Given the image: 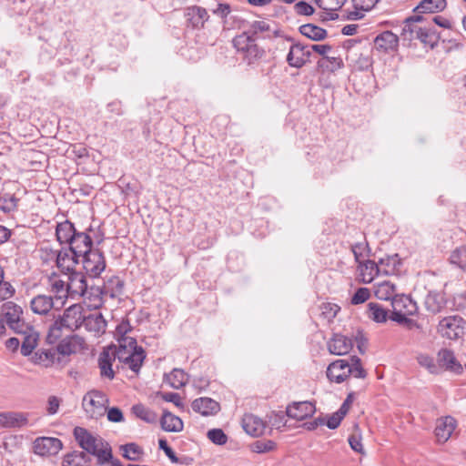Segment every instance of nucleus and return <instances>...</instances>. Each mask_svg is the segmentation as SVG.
I'll use <instances>...</instances> for the list:
<instances>
[{"label":"nucleus","mask_w":466,"mask_h":466,"mask_svg":"<svg viewBox=\"0 0 466 466\" xmlns=\"http://www.w3.org/2000/svg\"><path fill=\"white\" fill-rule=\"evenodd\" d=\"M318 69L322 72H335L343 66L342 59L334 56H322L317 63Z\"/></svg>","instance_id":"obj_36"},{"label":"nucleus","mask_w":466,"mask_h":466,"mask_svg":"<svg viewBox=\"0 0 466 466\" xmlns=\"http://www.w3.org/2000/svg\"><path fill=\"white\" fill-rule=\"evenodd\" d=\"M56 356V349L38 350L33 355V361L35 364H40L45 367H48L55 362Z\"/></svg>","instance_id":"obj_43"},{"label":"nucleus","mask_w":466,"mask_h":466,"mask_svg":"<svg viewBox=\"0 0 466 466\" xmlns=\"http://www.w3.org/2000/svg\"><path fill=\"white\" fill-rule=\"evenodd\" d=\"M133 413L142 420L148 423H155L157 420V414L152 410L145 407L143 404H136L132 407Z\"/></svg>","instance_id":"obj_45"},{"label":"nucleus","mask_w":466,"mask_h":466,"mask_svg":"<svg viewBox=\"0 0 466 466\" xmlns=\"http://www.w3.org/2000/svg\"><path fill=\"white\" fill-rule=\"evenodd\" d=\"M76 336H66L57 344L56 348V354L58 353L63 356H68L76 352Z\"/></svg>","instance_id":"obj_46"},{"label":"nucleus","mask_w":466,"mask_h":466,"mask_svg":"<svg viewBox=\"0 0 466 466\" xmlns=\"http://www.w3.org/2000/svg\"><path fill=\"white\" fill-rule=\"evenodd\" d=\"M53 318L54 321L49 326L46 335V341L51 345L55 344L63 336L65 330L68 332L74 331L82 321L81 311L76 306L67 308L57 318H55L53 314Z\"/></svg>","instance_id":"obj_2"},{"label":"nucleus","mask_w":466,"mask_h":466,"mask_svg":"<svg viewBox=\"0 0 466 466\" xmlns=\"http://www.w3.org/2000/svg\"><path fill=\"white\" fill-rule=\"evenodd\" d=\"M74 437L78 445L88 454L94 453L96 447L102 444L103 439L93 435L86 429L76 427L74 429Z\"/></svg>","instance_id":"obj_13"},{"label":"nucleus","mask_w":466,"mask_h":466,"mask_svg":"<svg viewBox=\"0 0 466 466\" xmlns=\"http://www.w3.org/2000/svg\"><path fill=\"white\" fill-rule=\"evenodd\" d=\"M187 380V375L180 369H174L169 374L166 375V381L177 390L186 385Z\"/></svg>","instance_id":"obj_44"},{"label":"nucleus","mask_w":466,"mask_h":466,"mask_svg":"<svg viewBox=\"0 0 466 466\" xmlns=\"http://www.w3.org/2000/svg\"><path fill=\"white\" fill-rule=\"evenodd\" d=\"M378 265L380 266V272L383 275H392L397 270V267L400 265V259L398 254L392 256H386L379 259Z\"/></svg>","instance_id":"obj_40"},{"label":"nucleus","mask_w":466,"mask_h":466,"mask_svg":"<svg viewBox=\"0 0 466 466\" xmlns=\"http://www.w3.org/2000/svg\"><path fill=\"white\" fill-rule=\"evenodd\" d=\"M438 366L456 374H461L463 368L457 360L454 352L449 349H441L437 354Z\"/></svg>","instance_id":"obj_19"},{"label":"nucleus","mask_w":466,"mask_h":466,"mask_svg":"<svg viewBox=\"0 0 466 466\" xmlns=\"http://www.w3.org/2000/svg\"><path fill=\"white\" fill-rule=\"evenodd\" d=\"M80 260L86 275L94 279L99 277L106 266L104 252L98 247L82 256Z\"/></svg>","instance_id":"obj_6"},{"label":"nucleus","mask_w":466,"mask_h":466,"mask_svg":"<svg viewBox=\"0 0 466 466\" xmlns=\"http://www.w3.org/2000/svg\"><path fill=\"white\" fill-rule=\"evenodd\" d=\"M417 361L420 366L428 370L431 374H437L439 372L438 365L435 363L434 359L428 354H419L417 356Z\"/></svg>","instance_id":"obj_51"},{"label":"nucleus","mask_w":466,"mask_h":466,"mask_svg":"<svg viewBox=\"0 0 466 466\" xmlns=\"http://www.w3.org/2000/svg\"><path fill=\"white\" fill-rule=\"evenodd\" d=\"M74 224L69 220L57 223L56 228V237L60 244H67L72 240V238L76 232Z\"/></svg>","instance_id":"obj_29"},{"label":"nucleus","mask_w":466,"mask_h":466,"mask_svg":"<svg viewBox=\"0 0 466 466\" xmlns=\"http://www.w3.org/2000/svg\"><path fill=\"white\" fill-rule=\"evenodd\" d=\"M446 0H422L419 5L414 8V11L419 14L424 13H438L441 12L446 7Z\"/></svg>","instance_id":"obj_33"},{"label":"nucleus","mask_w":466,"mask_h":466,"mask_svg":"<svg viewBox=\"0 0 466 466\" xmlns=\"http://www.w3.org/2000/svg\"><path fill=\"white\" fill-rule=\"evenodd\" d=\"M410 301L408 298H394L391 301L392 306V313L389 318L399 323V324H405L409 327H411L413 325H416L413 319H410L408 318V315H410L412 313L411 310H402L401 307L406 306V302Z\"/></svg>","instance_id":"obj_14"},{"label":"nucleus","mask_w":466,"mask_h":466,"mask_svg":"<svg viewBox=\"0 0 466 466\" xmlns=\"http://www.w3.org/2000/svg\"><path fill=\"white\" fill-rule=\"evenodd\" d=\"M125 364L128 365L129 369L138 373L140 368L143 364L144 360L146 359V353L142 347H139L138 350L130 351L127 354V357H125Z\"/></svg>","instance_id":"obj_34"},{"label":"nucleus","mask_w":466,"mask_h":466,"mask_svg":"<svg viewBox=\"0 0 466 466\" xmlns=\"http://www.w3.org/2000/svg\"><path fill=\"white\" fill-rule=\"evenodd\" d=\"M348 441H349L350 448L354 451L360 453V454L364 453V449H363V445L361 442L360 435L352 434L349 437Z\"/></svg>","instance_id":"obj_60"},{"label":"nucleus","mask_w":466,"mask_h":466,"mask_svg":"<svg viewBox=\"0 0 466 466\" xmlns=\"http://www.w3.org/2000/svg\"><path fill=\"white\" fill-rule=\"evenodd\" d=\"M104 241V234L95 232L91 227L85 231H76L72 240L68 243V247L75 254L80 257L86 255L93 250L94 245L98 247Z\"/></svg>","instance_id":"obj_4"},{"label":"nucleus","mask_w":466,"mask_h":466,"mask_svg":"<svg viewBox=\"0 0 466 466\" xmlns=\"http://www.w3.org/2000/svg\"><path fill=\"white\" fill-rule=\"evenodd\" d=\"M358 263L360 275L363 283H371L375 277L381 274L380 266L372 260L368 259L364 262L360 260Z\"/></svg>","instance_id":"obj_26"},{"label":"nucleus","mask_w":466,"mask_h":466,"mask_svg":"<svg viewBox=\"0 0 466 466\" xmlns=\"http://www.w3.org/2000/svg\"><path fill=\"white\" fill-rule=\"evenodd\" d=\"M356 10L370 11L380 0H352Z\"/></svg>","instance_id":"obj_62"},{"label":"nucleus","mask_w":466,"mask_h":466,"mask_svg":"<svg viewBox=\"0 0 466 466\" xmlns=\"http://www.w3.org/2000/svg\"><path fill=\"white\" fill-rule=\"evenodd\" d=\"M90 455L96 457V463L100 466L110 462V461L113 459L112 448L109 443L104 440L102 444H99L96 447V451Z\"/></svg>","instance_id":"obj_41"},{"label":"nucleus","mask_w":466,"mask_h":466,"mask_svg":"<svg viewBox=\"0 0 466 466\" xmlns=\"http://www.w3.org/2000/svg\"><path fill=\"white\" fill-rule=\"evenodd\" d=\"M344 417V415L340 414L337 410L336 412L329 416L327 420L325 419V424L329 429L335 430L340 425Z\"/></svg>","instance_id":"obj_59"},{"label":"nucleus","mask_w":466,"mask_h":466,"mask_svg":"<svg viewBox=\"0 0 466 466\" xmlns=\"http://www.w3.org/2000/svg\"><path fill=\"white\" fill-rule=\"evenodd\" d=\"M368 317L377 323L386 322L389 319V311L380 304L370 302L368 304Z\"/></svg>","instance_id":"obj_38"},{"label":"nucleus","mask_w":466,"mask_h":466,"mask_svg":"<svg viewBox=\"0 0 466 466\" xmlns=\"http://www.w3.org/2000/svg\"><path fill=\"white\" fill-rule=\"evenodd\" d=\"M456 420L451 416H446L437 420L435 435L440 442L447 441L456 428Z\"/></svg>","instance_id":"obj_23"},{"label":"nucleus","mask_w":466,"mask_h":466,"mask_svg":"<svg viewBox=\"0 0 466 466\" xmlns=\"http://www.w3.org/2000/svg\"><path fill=\"white\" fill-rule=\"evenodd\" d=\"M158 447L160 450H162L167 457L173 463H178L183 464L187 458H178L174 451L168 446L167 441L165 439H159L158 440Z\"/></svg>","instance_id":"obj_53"},{"label":"nucleus","mask_w":466,"mask_h":466,"mask_svg":"<svg viewBox=\"0 0 466 466\" xmlns=\"http://www.w3.org/2000/svg\"><path fill=\"white\" fill-rule=\"evenodd\" d=\"M41 258L44 262H48L50 260H55L56 262V256L58 255V251L53 249L50 247H43L40 248Z\"/></svg>","instance_id":"obj_63"},{"label":"nucleus","mask_w":466,"mask_h":466,"mask_svg":"<svg viewBox=\"0 0 466 466\" xmlns=\"http://www.w3.org/2000/svg\"><path fill=\"white\" fill-rule=\"evenodd\" d=\"M120 449L123 451V457L128 461H139L144 453L142 448L134 442L122 445Z\"/></svg>","instance_id":"obj_47"},{"label":"nucleus","mask_w":466,"mask_h":466,"mask_svg":"<svg viewBox=\"0 0 466 466\" xmlns=\"http://www.w3.org/2000/svg\"><path fill=\"white\" fill-rule=\"evenodd\" d=\"M421 15H411L405 19L400 33L403 41L411 42L414 39L420 41L424 46L433 49L439 43L440 35L431 26H421L418 23L423 21Z\"/></svg>","instance_id":"obj_1"},{"label":"nucleus","mask_w":466,"mask_h":466,"mask_svg":"<svg viewBox=\"0 0 466 466\" xmlns=\"http://www.w3.org/2000/svg\"><path fill=\"white\" fill-rule=\"evenodd\" d=\"M51 291L55 294L53 297L55 300L60 301V304H64V299H66L69 296V292H67V283L61 279H55L51 283Z\"/></svg>","instance_id":"obj_48"},{"label":"nucleus","mask_w":466,"mask_h":466,"mask_svg":"<svg viewBox=\"0 0 466 466\" xmlns=\"http://www.w3.org/2000/svg\"><path fill=\"white\" fill-rule=\"evenodd\" d=\"M87 329L95 332H104L106 327V321L101 313L90 314L84 319Z\"/></svg>","instance_id":"obj_42"},{"label":"nucleus","mask_w":466,"mask_h":466,"mask_svg":"<svg viewBox=\"0 0 466 466\" xmlns=\"http://www.w3.org/2000/svg\"><path fill=\"white\" fill-rule=\"evenodd\" d=\"M241 425L245 432L252 437L261 436L267 428L266 421L252 413L243 415Z\"/></svg>","instance_id":"obj_16"},{"label":"nucleus","mask_w":466,"mask_h":466,"mask_svg":"<svg viewBox=\"0 0 466 466\" xmlns=\"http://www.w3.org/2000/svg\"><path fill=\"white\" fill-rule=\"evenodd\" d=\"M309 61V47L300 43H295L290 46L287 55V62L291 67L300 68Z\"/></svg>","instance_id":"obj_15"},{"label":"nucleus","mask_w":466,"mask_h":466,"mask_svg":"<svg viewBox=\"0 0 466 466\" xmlns=\"http://www.w3.org/2000/svg\"><path fill=\"white\" fill-rule=\"evenodd\" d=\"M269 30V25L265 21H254L250 28L242 34H247V35L250 36V38L258 39V34L267 32Z\"/></svg>","instance_id":"obj_52"},{"label":"nucleus","mask_w":466,"mask_h":466,"mask_svg":"<svg viewBox=\"0 0 466 466\" xmlns=\"http://www.w3.org/2000/svg\"><path fill=\"white\" fill-rule=\"evenodd\" d=\"M118 347L126 348L130 351L137 350L140 346H137V339L133 337L117 338Z\"/></svg>","instance_id":"obj_58"},{"label":"nucleus","mask_w":466,"mask_h":466,"mask_svg":"<svg viewBox=\"0 0 466 466\" xmlns=\"http://www.w3.org/2000/svg\"><path fill=\"white\" fill-rule=\"evenodd\" d=\"M367 248V242H358L351 246V251L354 255L356 262H360V258L364 257V253Z\"/></svg>","instance_id":"obj_61"},{"label":"nucleus","mask_w":466,"mask_h":466,"mask_svg":"<svg viewBox=\"0 0 466 466\" xmlns=\"http://www.w3.org/2000/svg\"><path fill=\"white\" fill-rule=\"evenodd\" d=\"M15 292V288L6 281H0V300H5L14 296Z\"/></svg>","instance_id":"obj_57"},{"label":"nucleus","mask_w":466,"mask_h":466,"mask_svg":"<svg viewBox=\"0 0 466 466\" xmlns=\"http://www.w3.org/2000/svg\"><path fill=\"white\" fill-rule=\"evenodd\" d=\"M81 257L78 254H75L69 247L62 248L58 251L56 256V267L62 272H72L75 271L74 268L80 262Z\"/></svg>","instance_id":"obj_17"},{"label":"nucleus","mask_w":466,"mask_h":466,"mask_svg":"<svg viewBox=\"0 0 466 466\" xmlns=\"http://www.w3.org/2000/svg\"><path fill=\"white\" fill-rule=\"evenodd\" d=\"M352 347V339L341 334H334L328 341V350L333 355H345L351 350Z\"/></svg>","instance_id":"obj_20"},{"label":"nucleus","mask_w":466,"mask_h":466,"mask_svg":"<svg viewBox=\"0 0 466 466\" xmlns=\"http://www.w3.org/2000/svg\"><path fill=\"white\" fill-rule=\"evenodd\" d=\"M276 442L271 440H258L250 444V450L256 453H266L276 449Z\"/></svg>","instance_id":"obj_50"},{"label":"nucleus","mask_w":466,"mask_h":466,"mask_svg":"<svg viewBox=\"0 0 466 466\" xmlns=\"http://www.w3.org/2000/svg\"><path fill=\"white\" fill-rule=\"evenodd\" d=\"M28 424V413L18 411L0 412V426L3 428L20 429Z\"/></svg>","instance_id":"obj_18"},{"label":"nucleus","mask_w":466,"mask_h":466,"mask_svg":"<svg viewBox=\"0 0 466 466\" xmlns=\"http://www.w3.org/2000/svg\"><path fill=\"white\" fill-rule=\"evenodd\" d=\"M299 33L304 36L314 41L323 40L327 36V31L324 28L315 25L313 24L302 25L299 27Z\"/></svg>","instance_id":"obj_37"},{"label":"nucleus","mask_w":466,"mask_h":466,"mask_svg":"<svg viewBox=\"0 0 466 466\" xmlns=\"http://www.w3.org/2000/svg\"><path fill=\"white\" fill-rule=\"evenodd\" d=\"M374 43L379 50L384 52L392 51L398 46L399 37L390 31H385L376 36Z\"/></svg>","instance_id":"obj_27"},{"label":"nucleus","mask_w":466,"mask_h":466,"mask_svg":"<svg viewBox=\"0 0 466 466\" xmlns=\"http://www.w3.org/2000/svg\"><path fill=\"white\" fill-rule=\"evenodd\" d=\"M116 360V356L112 353V349L105 348L98 357V367L100 369L101 377L113 380L115 372L112 369L113 362Z\"/></svg>","instance_id":"obj_25"},{"label":"nucleus","mask_w":466,"mask_h":466,"mask_svg":"<svg viewBox=\"0 0 466 466\" xmlns=\"http://www.w3.org/2000/svg\"><path fill=\"white\" fill-rule=\"evenodd\" d=\"M87 283L85 275L82 272L72 271L68 275L67 292L72 299L86 297L89 294ZM94 289L91 288L90 294H93Z\"/></svg>","instance_id":"obj_11"},{"label":"nucleus","mask_w":466,"mask_h":466,"mask_svg":"<svg viewBox=\"0 0 466 466\" xmlns=\"http://www.w3.org/2000/svg\"><path fill=\"white\" fill-rule=\"evenodd\" d=\"M185 16L187 24L193 28L203 27L205 22L209 18L207 10L198 5L188 6L185 11Z\"/></svg>","instance_id":"obj_24"},{"label":"nucleus","mask_w":466,"mask_h":466,"mask_svg":"<svg viewBox=\"0 0 466 466\" xmlns=\"http://www.w3.org/2000/svg\"><path fill=\"white\" fill-rule=\"evenodd\" d=\"M124 289V282L117 276H111L105 282L101 289L97 288L95 291L94 303L92 306L98 308L102 305V296H109L110 298H116L122 295Z\"/></svg>","instance_id":"obj_9"},{"label":"nucleus","mask_w":466,"mask_h":466,"mask_svg":"<svg viewBox=\"0 0 466 466\" xmlns=\"http://www.w3.org/2000/svg\"><path fill=\"white\" fill-rule=\"evenodd\" d=\"M106 396L99 390H90L83 398L82 406L86 414L91 418L103 416L106 410Z\"/></svg>","instance_id":"obj_8"},{"label":"nucleus","mask_w":466,"mask_h":466,"mask_svg":"<svg viewBox=\"0 0 466 466\" xmlns=\"http://www.w3.org/2000/svg\"><path fill=\"white\" fill-rule=\"evenodd\" d=\"M62 448V441L55 437H38L33 442L34 452L42 457L56 455Z\"/></svg>","instance_id":"obj_10"},{"label":"nucleus","mask_w":466,"mask_h":466,"mask_svg":"<svg viewBox=\"0 0 466 466\" xmlns=\"http://www.w3.org/2000/svg\"><path fill=\"white\" fill-rule=\"evenodd\" d=\"M466 321L460 316L443 318L438 325V332L449 339H458L465 331Z\"/></svg>","instance_id":"obj_7"},{"label":"nucleus","mask_w":466,"mask_h":466,"mask_svg":"<svg viewBox=\"0 0 466 466\" xmlns=\"http://www.w3.org/2000/svg\"><path fill=\"white\" fill-rule=\"evenodd\" d=\"M56 300L53 296L39 294L30 301V308L35 314L47 315L55 308Z\"/></svg>","instance_id":"obj_22"},{"label":"nucleus","mask_w":466,"mask_h":466,"mask_svg":"<svg viewBox=\"0 0 466 466\" xmlns=\"http://www.w3.org/2000/svg\"><path fill=\"white\" fill-rule=\"evenodd\" d=\"M90 457L80 451H74L64 456L62 466H89Z\"/></svg>","instance_id":"obj_31"},{"label":"nucleus","mask_w":466,"mask_h":466,"mask_svg":"<svg viewBox=\"0 0 466 466\" xmlns=\"http://www.w3.org/2000/svg\"><path fill=\"white\" fill-rule=\"evenodd\" d=\"M446 299L444 295L438 291H429L424 299L426 309L432 313H439L445 306Z\"/></svg>","instance_id":"obj_28"},{"label":"nucleus","mask_w":466,"mask_h":466,"mask_svg":"<svg viewBox=\"0 0 466 466\" xmlns=\"http://www.w3.org/2000/svg\"><path fill=\"white\" fill-rule=\"evenodd\" d=\"M295 10L298 15H310L314 13V8L308 3L300 1L295 5Z\"/></svg>","instance_id":"obj_64"},{"label":"nucleus","mask_w":466,"mask_h":466,"mask_svg":"<svg viewBox=\"0 0 466 466\" xmlns=\"http://www.w3.org/2000/svg\"><path fill=\"white\" fill-rule=\"evenodd\" d=\"M450 261L461 269H466V246L455 248L451 256Z\"/></svg>","instance_id":"obj_49"},{"label":"nucleus","mask_w":466,"mask_h":466,"mask_svg":"<svg viewBox=\"0 0 466 466\" xmlns=\"http://www.w3.org/2000/svg\"><path fill=\"white\" fill-rule=\"evenodd\" d=\"M160 424L161 428L167 432H179L184 427L182 420L167 410L163 411Z\"/></svg>","instance_id":"obj_30"},{"label":"nucleus","mask_w":466,"mask_h":466,"mask_svg":"<svg viewBox=\"0 0 466 466\" xmlns=\"http://www.w3.org/2000/svg\"><path fill=\"white\" fill-rule=\"evenodd\" d=\"M192 410L202 416H214L220 410V405L211 398L201 397L193 400Z\"/></svg>","instance_id":"obj_21"},{"label":"nucleus","mask_w":466,"mask_h":466,"mask_svg":"<svg viewBox=\"0 0 466 466\" xmlns=\"http://www.w3.org/2000/svg\"><path fill=\"white\" fill-rule=\"evenodd\" d=\"M39 334L35 329H29L28 333L23 335L21 344V353L24 356H29L37 346Z\"/></svg>","instance_id":"obj_39"},{"label":"nucleus","mask_w":466,"mask_h":466,"mask_svg":"<svg viewBox=\"0 0 466 466\" xmlns=\"http://www.w3.org/2000/svg\"><path fill=\"white\" fill-rule=\"evenodd\" d=\"M316 412L315 403L312 401H294L286 408V415L297 420H303L312 417Z\"/></svg>","instance_id":"obj_12"},{"label":"nucleus","mask_w":466,"mask_h":466,"mask_svg":"<svg viewBox=\"0 0 466 466\" xmlns=\"http://www.w3.org/2000/svg\"><path fill=\"white\" fill-rule=\"evenodd\" d=\"M346 0H315V4L324 11H337L344 4Z\"/></svg>","instance_id":"obj_54"},{"label":"nucleus","mask_w":466,"mask_h":466,"mask_svg":"<svg viewBox=\"0 0 466 466\" xmlns=\"http://www.w3.org/2000/svg\"><path fill=\"white\" fill-rule=\"evenodd\" d=\"M208 438L217 445H224L228 441V436L221 429H212L208 431Z\"/></svg>","instance_id":"obj_55"},{"label":"nucleus","mask_w":466,"mask_h":466,"mask_svg":"<svg viewBox=\"0 0 466 466\" xmlns=\"http://www.w3.org/2000/svg\"><path fill=\"white\" fill-rule=\"evenodd\" d=\"M20 198L15 193L2 191L0 193V210L9 214L17 210Z\"/></svg>","instance_id":"obj_32"},{"label":"nucleus","mask_w":466,"mask_h":466,"mask_svg":"<svg viewBox=\"0 0 466 466\" xmlns=\"http://www.w3.org/2000/svg\"><path fill=\"white\" fill-rule=\"evenodd\" d=\"M350 360V364L346 360H337L331 362L327 369L328 379L330 381L341 383L350 375L359 379L366 378L367 371L363 369L360 359L358 356H352Z\"/></svg>","instance_id":"obj_3"},{"label":"nucleus","mask_w":466,"mask_h":466,"mask_svg":"<svg viewBox=\"0 0 466 466\" xmlns=\"http://www.w3.org/2000/svg\"><path fill=\"white\" fill-rule=\"evenodd\" d=\"M370 297V291L368 288H359L351 298L352 305L362 304Z\"/></svg>","instance_id":"obj_56"},{"label":"nucleus","mask_w":466,"mask_h":466,"mask_svg":"<svg viewBox=\"0 0 466 466\" xmlns=\"http://www.w3.org/2000/svg\"><path fill=\"white\" fill-rule=\"evenodd\" d=\"M5 318L8 326L15 325L22 319V308L12 301H8L3 305Z\"/></svg>","instance_id":"obj_35"},{"label":"nucleus","mask_w":466,"mask_h":466,"mask_svg":"<svg viewBox=\"0 0 466 466\" xmlns=\"http://www.w3.org/2000/svg\"><path fill=\"white\" fill-rule=\"evenodd\" d=\"M256 41V38H250L247 34L236 35L232 41L234 47L248 65L260 59L265 54L264 49L259 47Z\"/></svg>","instance_id":"obj_5"}]
</instances>
